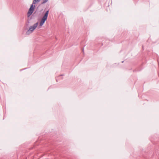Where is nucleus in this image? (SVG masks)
Masks as SVG:
<instances>
[{
    "mask_svg": "<svg viewBox=\"0 0 159 159\" xmlns=\"http://www.w3.org/2000/svg\"><path fill=\"white\" fill-rule=\"evenodd\" d=\"M48 13V10L45 13L39 23V26H42L45 23V21L47 20Z\"/></svg>",
    "mask_w": 159,
    "mask_h": 159,
    "instance_id": "f03ea898",
    "label": "nucleus"
},
{
    "mask_svg": "<svg viewBox=\"0 0 159 159\" xmlns=\"http://www.w3.org/2000/svg\"><path fill=\"white\" fill-rule=\"evenodd\" d=\"M35 6L32 4L29 8L27 13V16L28 17L30 16L33 13L34 9Z\"/></svg>",
    "mask_w": 159,
    "mask_h": 159,
    "instance_id": "7ed1b4c3",
    "label": "nucleus"
},
{
    "mask_svg": "<svg viewBox=\"0 0 159 159\" xmlns=\"http://www.w3.org/2000/svg\"><path fill=\"white\" fill-rule=\"evenodd\" d=\"M48 1V0H43V1L42 2V4L45 3H46Z\"/></svg>",
    "mask_w": 159,
    "mask_h": 159,
    "instance_id": "39448f33",
    "label": "nucleus"
},
{
    "mask_svg": "<svg viewBox=\"0 0 159 159\" xmlns=\"http://www.w3.org/2000/svg\"><path fill=\"white\" fill-rule=\"evenodd\" d=\"M40 0H33V3L32 4H35L37 2H39L40 1Z\"/></svg>",
    "mask_w": 159,
    "mask_h": 159,
    "instance_id": "20e7f679",
    "label": "nucleus"
},
{
    "mask_svg": "<svg viewBox=\"0 0 159 159\" xmlns=\"http://www.w3.org/2000/svg\"><path fill=\"white\" fill-rule=\"evenodd\" d=\"M38 25V23L37 22L34 24L33 25L30 26L29 30L26 32V34L29 35L32 33L36 28L37 27Z\"/></svg>",
    "mask_w": 159,
    "mask_h": 159,
    "instance_id": "f257e3e1",
    "label": "nucleus"
}]
</instances>
